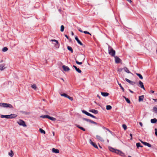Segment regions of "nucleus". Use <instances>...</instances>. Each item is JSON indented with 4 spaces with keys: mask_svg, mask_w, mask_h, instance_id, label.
Here are the masks:
<instances>
[{
    "mask_svg": "<svg viewBox=\"0 0 157 157\" xmlns=\"http://www.w3.org/2000/svg\"><path fill=\"white\" fill-rule=\"evenodd\" d=\"M17 116V115L12 114H11L10 115H1V117L2 118H5L7 119H12L13 118H15Z\"/></svg>",
    "mask_w": 157,
    "mask_h": 157,
    "instance_id": "nucleus-1",
    "label": "nucleus"
},
{
    "mask_svg": "<svg viewBox=\"0 0 157 157\" xmlns=\"http://www.w3.org/2000/svg\"><path fill=\"white\" fill-rule=\"evenodd\" d=\"M0 106L4 108H9L10 109L14 108L13 106L10 104L2 102L0 103Z\"/></svg>",
    "mask_w": 157,
    "mask_h": 157,
    "instance_id": "nucleus-2",
    "label": "nucleus"
},
{
    "mask_svg": "<svg viewBox=\"0 0 157 157\" xmlns=\"http://www.w3.org/2000/svg\"><path fill=\"white\" fill-rule=\"evenodd\" d=\"M109 54L112 56H114L115 53V51L111 47H109Z\"/></svg>",
    "mask_w": 157,
    "mask_h": 157,
    "instance_id": "nucleus-3",
    "label": "nucleus"
},
{
    "mask_svg": "<svg viewBox=\"0 0 157 157\" xmlns=\"http://www.w3.org/2000/svg\"><path fill=\"white\" fill-rule=\"evenodd\" d=\"M17 123L20 125H22L23 127H26L27 125L25 124V121L22 120H19L17 122Z\"/></svg>",
    "mask_w": 157,
    "mask_h": 157,
    "instance_id": "nucleus-4",
    "label": "nucleus"
},
{
    "mask_svg": "<svg viewBox=\"0 0 157 157\" xmlns=\"http://www.w3.org/2000/svg\"><path fill=\"white\" fill-rule=\"evenodd\" d=\"M60 95L64 97L65 98H68V99H69L71 101H73V98L70 97L69 95H67L65 93H63V94H60Z\"/></svg>",
    "mask_w": 157,
    "mask_h": 157,
    "instance_id": "nucleus-5",
    "label": "nucleus"
},
{
    "mask_svg": "<svg viewBox=\"0 0 157 157\" xmlns=\"http://www.w3.org/2000/svg\"><path fill=\"white\" fill-rule=\"evenodd\" d=\"M82 112L85 114H86V115L88 116H90L92 117H93L94 118H96V117L94 116V115H93L90 114V113L87 112V111H86L85 110H82Z\"/></svg>",
    "mask_w": 157,
    "mask_h": 157,
    "instance_id": "nucleus-6",
    "label": "nucleus"
},
{
    "mask_svg": "<svg viewBox=\"0 0 157 157\" xmlns=\"http://www.w3.org/2000/svg\"><path fill=\"white\" fill-rule=\"evenodd\" d=\"M114 153L119 154L122 156H124V154L121 151L119 150L116 149Z\"/></svg>",
    "mask_w": 157,
    "mask_h": 157,
    "instance_id": "nucleus-7",
    "label": "nucleus"
},
{
    "mask_svg": "<svg viewBox=\"0 0 157 157\" xmlns=\"http://www.w3.org/2000/svg\"><path fill=\"white\" fill-rule=\"evenodd\" d=\"M50 41L54 42L53 43L55 45V46L57 48H59V43L58 41L56 40H51Z\"/></svg>",
    "mask_w": 157,
    "mask_h": 157,
    "instance_id": "nucleus-8",
    "label": "nucleus"
},
{
    "mask_svg": "<svg viewBox=\"0 0 157 157\" xmlns=\"http://www.w3.org/2000/svg\"><path fill=\"white\" fill-rule=\"evenodd\" d=\"M6 67L5 66V64L4 63L0 64V70L1 71L3 70Z\"/></svg>",
    "mask_w": 157,
    "mask_h": 157,
    "instance_id": "nucleus-9",
    "label": "nucleus"
},
{
    "mask_svg": "<svg viewBox=\"0 0 157 157\" xmlns=\"http://www.w3.org/2000/svg\"><path fill=\"white\" fill-rule=\"evenodd\" d=\"M62 68H63V70L65 71H67L70 70L69 67L64 65L62 66Z\"/></svg>",
    "mask_w": 157,
    "mask_h": 157,
    "instance_id": "nucleus-10",
    "label": "nucleus"
},
{
    "mask_svg": "<svg viewBox=\"0 0 157 157\" xmlns=\"http://www.w3.org/2000/svg\"><path fill=\"white\" fill-rule=\"evenodd\" d=\"M89 142H90V143L94 147H95V148H98V147L97 146V145H96V144L93 142L90 139L89 140Z\"/></svg>",
    "mask_w": 157,
    "mask_h": 157,
    "instance_id": "nucleus-11",
    "label": "nucleus"
},
{
    "mask_svg": "<svg viewBox=\"0 0 157 157\" xmlns=\"http://www.w3.org/2000/svg\"><path fill=\"white\" fill-rule=\"evenodd\" d=\"M96 138L99 140L101 142L104 141V140L102 137L99 135H96Z\"/></svg>",
    "mask_w": 157,
    "mask_h": 157,
    "instance_id": "nucleus-12",
    "label": "nucleus"
},
{
    "mask_svg": "<svg viewBox=\"0 0 157 157\" xmlns=\"http://www.w3.org/2000/svg\"><path fill=\"white\" fill-rule=\"evenodd\" d=\"M140 141L142 144H143L144 145H145V146H148L149 147H151V145L150 144H149V143H147V142H143L141 140H140Z\"/></svg>",
    "mask_w": 157,
    "mask_h": 157,
    "instance_id": "nucleus-13",
    "label": "nucleus"
},
{
    "mask_svg": "<svg viewBox=\"0 0 157 157\" xmlns=\"http://www.w3.org/2000/svg\"><path fill=\"white\" fill-rule=\"evenodd\" d=\"M139 86L141 88L143 89L144 90H145L143 83L141 81H139Z\"/></svg>",
    "mask_w": 157,
    "mask_h": 157,
    "instance_id": "nucleus-14",
    "label": "nucleus"
},
{
    "mask_svg": "<svg viewBox=\"0 0 157 157\" xmlns=\"http://www.w3.org/2000/svg\"><path fill=\"white\" fill-rule=\"evenodd\" d=\"M75 39L77 41L78 43L80 45H83V44H82V43L78 39V37L77 36H76L75 37Z\"/></svg>",
    "mask_w": 157,
    "mask_h": 157,
    "instance_id": "nucleus-15",
    "label": "nucleus"
},
{
    "mask_svg": "<svg viewBox=\"0 0 157 157\" xmlns=\"http://www.w3.org/2000/svg\"><path fill=\"white\" fill-rule=\"evenodd\" d=\"M90 112L93 113L94 114H97L98 113V111L94 109H92L89 110Z\"/></svg>",
    "mask_w": 157,
    "mask_h": 157,
    "instance_id": "nucleus-16",
    "label": "nucleus"
},
{
    "mask_svg": "<svg viewBox=\"0 0 157 157\" xmlns=\"http://www.w3.org/2000/svg\"><path fill=\"white\" fill-rule=\"evenodd\" d=\"M52 151L55 153H59V151L58 149L53 148L52 149Z\"/></svg>",
    "mask_w": 157,
    "mask_h": 157,
    "instance_id": "nucleus-17",
    "label": "nucleus"
},
{
    "mask_svg": "<svg viewBox=\"0 0 157 157\" xmlns=\"http://www.w3.org/2000/svg\"><path fill=\"white\" fill-rule=\"evenodd\" d=\"M144 98V95L140 96L139 97V102L142 101L143 100Z\"/></svg>",
    "mask_w": 157,
    "mask_h": 157,
    "instance_id": "nucleus-18",
    "label": "nucleus"
},
{
    "mask_svg": "<svg viewBox=\"0 0 157 157\" xmlns=\"http://www.w3.org/2000/svg\"><path fill=\"white\" fill-rule=\"evenodd\" d=\"M101 94L102 96L104 97L107 96L109 94L107 92H101Z\"/></svg>",
    "mask_w": 157,
    "mask_h": 157,
    "instance_id": "nucleus-19",
    "label": "nucleus"
},
{
    "mask_svg": "<svg viewBox=\"0 0 157 157\" xmlns=\"http://www.w3.org/2000/svg\"><path fill=\"white\" fill-rule=\"evenodd\" d=\"M73 67L75 68L76 71H77L78 73H81L82 72L78 68H77L76 66L74 65Z\"/></svg>",
    "mask_w": 157,
    "mask_h": 157,
    "instance_id": "nucleus-20",
    "label": "nucleus"
},
{
    "mask_svg": "<svg viewBox=\"0 0 157 157\" xmlns=\"http://www.w3.org/2000/svg\"><path fill=\"white\" fill-rule=\"evenodd\" d=\"M77 127L78 128H79L81 129V130H82V131H85V129L83 128L82 127H80L79 125L76 124V125Z\"/></svg>",
    "mask_w": 157,
    "mask_h": 157,
    "instance_id": "nucleus-21",
    "label": "nucleus"
},
{
    "mask_svg": "<svg viewBox=\"0 0 157 157\" xmlns=\"http://www.w3.org/2000/svg\"><path fill=\"white\" fill-rule=\"evenodd\" d=\"M157 121V119H156V118L151 119V122L152 123H155Z\"/></svg>",
    "mask_w": 157,
    "mask_h": 157,
    "instance_id": "nucleus-22",
    "label": "nucleus"
},
{
    "mask_svg": "<svg viewBox=\"0 0 157 157\" xmlns=\"http://www.w3.org/2000/svg\"><path fill=\"white\" fill-rule=\"evenodd\" d=\"M109 150L110 151H111L112 152H114L115 151V150H116L115 149H114V148H113L111 147H109Z\"/></svg>",
    "mask_w": 157,
    "mask_h": 157,
    "instance_id": "nucleus-23",
    "label": "nucleus"
},
{
    "mask_svg": "<svg viewBox=\"0 0 157 157\" xmlns=\"http://www.w3.org/2000/svg\"><path fill=\"white\" fill-rule=\"evenodd\" d=\"M123 98L125 99L126 101L129 104H130L131 103L130 101L129 100L128 98H126L125 96H123Z\"/></svg>",
    "mask_w": 157,
    "mask_h": 157,
    "instance_id": "nucleus-24",
    "label": "nucleus"
},
{
    "mask_svg": "<svg viewBox=\"0 0 157 157\" xmlns=\"http://www.w3.org/2000/svg\"><path fill=\"white\" fill-rule=\"evenodd\" d=\"M124 71L126 72L127 73H130V71H129V70H128V68L126 67H124Z\"/></svg>",
    "mask_w": 157,
    "mask_h": 157,
    "instance_id": "nucleus-25",
    "label": "nucleus"
},
{
    "mask_svg": "<svg viewBox=\"0 0 157 157\" xmlns=\"http://www.w3.org/2000/svg\"><path fill=\"white\" fill-rule=\"evenodd\" d=\"M49 116L47 115H42L40 117L42 118H48L49 117Z\"/></svg>",
    "mask_w": 157,
    "mask_h": 157,
    "instance_id": "nucleus-26",
    "label": "nucleus"
},
{
    "mask_svg": "<svg viewBox=\"0 0 157 157\" xmlns=\"http://www.w3.org/2000/svg\"><path fill=\"white\" fill-rule=\"evenodd\" d=\"M115 62L116 63H122L121 59H115Z\"/></svg>",
    "mask_w": 157,
    "mask_h": 157,
    "instance_id": "nucleus-27",
    "label": "nucleus"
},
{
    "mask_svg": "<svg viewBox=\"0 0 157 157\" xmlns=\"http://www.w3.org/2000/svg\"><path fill=\"white\" fill-rule=\"evenodd\" d=\"M112 109V107L110 105H107L106 106V109L107 110H109L111 109Z\"/></svg>",
    "mask_w": 157,
    "mask_h": 157,
    "instance_id": "nucleus-28",
    "label": "nucleus"
},
{
    "mask_svg": "<svg viewBox=\"0 0 157 157\" xmlns=\"http://www.w3.org/2000/svg\"><path fill=\"white\" fill-rule=\"evenodd\" d=\"M67 48L69 50L71 51V53H73V50L71 47L69 46H68L67 47Z\"/></svg>",
    "mask_w": 157,
    "mask_h": 157,
    "instance_id": "nucleus-29",
    "label": "nucleus"
},
{
    "mask_svg": "<svg viewBox=\"0 0 157 157\" xmlns=\"http://www.w3.org/2000/svg\"><path fill=\"white\" fill-rule=\"evenodd\" d=\"M136 74L141 79H143L142 76L140 74L136 73Z\"/></svg>",
    "mask_w": 157,
    "mask_h": 157,
    "instance_id": "nucleus-30",
    "label": "nucleus"
},
{
    "mask_svg": "<svg viewBox=\"0 0 157 157\" xmlns=\"http://www.w3.org/2000/svg\"><path fill=\"white\" fill-rule=\"evenodd\" d=\"M49 119L52 120V121H55L56 120V119L54 117H50L49 116V117L48 118Z\"/></svg>",
    "mask_w": 157,
    "mask_h": 157,
    "instance_id": "nucleus-31",
    "label": "nucleus"
},
{
    "mask_svg": "<svg viewBox=\"0 0 157 157\" xmlns=\"http://www.w3.org/2000/svg\"><path fill=\"white\" fill-rule=\"evenodd\" d=\"M9 155L11 157H12L13 155V153L12 150L10 151V153L9 152Z\"/></svg>",
    "mask_w": 157,
    "mask_h": 157,
    "instance_id": "nucleus-32",
    "label": "nucleus"
},
{
    "mask_svg": "<svg viewBox=\"0 0 157 157\" xmlns=\"http://www.w3.org/2000/svg\"><path fill=\"white\" fill-rule=\"evenodd\" d=\"M39 131L41 133H43L44 134H45V131L41 128H40L39 129Z\"/></svg>",
    "mask_w": 157,
    "mask_h": 157,
    "instance_id": "nucleus-33",
    "label": "nucleus"
},
{
    "mask_svg": "<svg viewBox=\"0 0 157 157\" xmlns=\"http://www.w3.org/2000/svg\"><path fill=\"white\" fill-rule=\"evenodd\" d=\"M8 50V48L6 47H5L2 49V51L3 52H5L7 51Z\"/></svg>",
    "mask_w": 157,
    "mask_h": 157,
    "instance_id": "nucleus-34",
    "label": "nucleus"
},
{
    "mask_svg": "<svg viewBox=\"0 0 157 157\" xmlns=\"http://www.w3.org/2000/svg\"><path fill=\"white\" fill-rule=\"evenodd\" d=\"M64 29V27L63 25H62L61 26L60 31L62 32H63Z\"/></svg>",
    "mask_w": 157,
    "mask_h": 157,
    "instance_id": "nucleus-35",
    "label": "nucleus"
},
{
    "mask_svg": "<svg viewBox=\"0 0 157 157\" xmlns=\"http://www.w3.org/2000/svg\"><path fill=\"white\" fill-rule=\"evenodd\" d=\"M83 120H85L86 121H87V122H90V123L91 121V120H90V119H86V118H83Z\"/></svg>",
    "mask_w": 157,
    "mask_h": 157,
    "instance_id": "nucleus-36",
    "label": "nucleus"
},
{
    "mask_svg": "<svg viewBox=\"0 0 157 157\" xmlns=\"http://www.w3.org/2000/svg\"><path fill=\"white\" fill-rule=\"evenodd\" d=\"M122 127L124 130H126L127 128V126L125 124H123L122 125Z\"/></svg>",
    "mask_w": 157,
    "mask_h": 157,
    "instance_id": "nucleus-37",
    "label": "nucleus"
},
{
    "mask_svg": "<svg viewBox=\"0 0 157 157\" xmlns=\"http://www.w3.org/2000/svg\"><path fill=\"white\" fill-rule=\"evenodd\" d=\"M153 110L155 113L157 114V108L156 107H154L153 108Z\"/></svg>",
    "mask_w": 157,
    "mask_h": 157,
    "instance_id": "nucleus-38",
    "label": "nucleus"
},
{
    "mask_svg": "<svg viewBox=\"0 0 157 157\" xmlns=\"http://www.w3.org/2000/svg\"><path fill=\"white\" fill-rule=\"evenodd\" d=\"M31 87L34 89H36V86L35 84L32 85Z\"/></svg>",
    "mask_w": 157,
    "mask_h": 157,
    "instance_id": "nucleus-39",
    "label": "nucleus"
},
{
    "mask_svg": "<svg viewBox=\"0 0 157 157\" xmlns=\"http://www.w3.org/2000/svg\"><path fill=\"white\" fill-rule=\"evenodd\" d=\"M118 84L119 85L120 87L121 88L122 90V91L123 92H124V88L122 86H121V84L118 83Z\"/></svg>",
    "mask_w": 157,
    "mask_h": 157,
    "instance_id": "nucleus-40",
    "label": "nucleus"
},
{
    "mask_svg": "<svg viewBox=\"0 0 157 157\" xmlns=\"http://www.w3.org/2000/svg\"><path fill=\"white\" fill-rule=\"evenodd\" d=\"M140 143H138L136 144V146L137 148L140 147Z\"/></svg>",
    "mask_w": 157,
    "mask_h": 157,
    "instance_id": "nucleus-41",
    "label": "nucleus"
},
{
    "mask_svg": "<svg viewBox=\"0 0 157 157\" xmlns=\"http://www.w3.org/2000/svg\"><path fill=\"white\" fill-rule=\"evenodd\" d=\"M76 63L77 64L79 65L81 64L82 63V62H79L77 61H76Z\"/></svg>",
    "mask_w": 157,
    "mask_h": 157,
    "instance_id": "nucleus-42",
    "label": "nucleus"
},
{
    "mask_svg": "<svg viewBox=\"0 0 157 157\" xmlns=\"http://www.w3.org/2000/svg\"><path fill=\"white\" fill-rule=\"evenodd\" d=\"M83 32L85 34H89L90 35H91V34L90 33H89V32H88L86 31H84Z\"/></svg>",
    "mask_w": 157,
    "mask_h": 157,
    "instance_id": "nucleus-43",
    "label": "nucleus"
},
{
    "mask_svg": "<svg viewBox=\"0 0 157 157\" xmlns=\"http://www.w3.org/2000/svg\"><path fill=\"white\" fill-rule=\"evenodd\" d=\"M125 80L127 82H129V83H130V82H132L131 81H130L128 78H126Z\"/></svg>",
    "mask_w": 157,
    "mask_h": 157,
    "instance_id": "nucleus-44",
    "label": "nucleus"
},
{
    "mask_svg": "<svg viewBox=\"0 0 157 157\" xmlns=\"http://www.w3.org/2000/svg\"><path fill=\"white\" fill-rule=\"evenodd\" d=\"M90 123H92V124H96V125L97 124V123L96 122H94V121H93L92 120L91 121Z\"/></svg>",
    "mask_w": 157,
    "mask_h": 157,
    "instance_id": "nucleus-45",
    "label": "nucleus"
},
{
    "mask_svg": "<svg viewBox=\"0 0 157 157\" xmlns=\"http://www.w3.org/2000/svg\"><path fill=\"white\" fill-rule=\"evenodd\" d=\"M155 134L156 136H157V128H155Z\"/></svg>",
    "mask_w": 157,
    "mask_h": 157,
    "instance_id": "nucleus-46",
    "label": "nucleus"
},
{
    "mask_svg": "<svg viewBox=\"0 0 157 157\" xmlns=\"http://www.w3.org/2000/svg\"><path fill=\"white\" fill-rule=\"evenodd\" d=\"M81 56L82 58L85 59V56L84 55L81 54Z\"/></svg>",
    "mask_w": 157,
    "mask_h": 157,
    "instance_id": "nucleus-47",
    "label": "nucleus"
},
{
    "mask_svg": "<svg viewBox=\"0 0 157 157\" xmlns=\"http://www.w3.org/2000/svg\"><path fill=\"white\" fill-rule=\"evenodd\" d=\"M131 82H130V83L132 85H133L135 83L134 82L131 81Z\"/></svg>",
    "mask_w": 157,
    "mask_h": 157,
    "instance_id": "nucleus-48",
    "label": "nucleus"
},
{
    "mask_svg": "<svg viewBox=\"0 0 157 157\" xmlns=\"http://www.w3.org/2000/svg\"><path fill=\"white\" fill-rule=\"evenodd\" d=\"M105 128L106 130H107V131H108L110 133H112V132L111 131H110V130H109L107 128Z\"/></svg>",
    "mask_w": 157,
    "mask_h": 157,
    "instance_id": "nucleus-49",
    "label": "nucleus"
},
{
    "mask_svg": "<svg viewBox=\"0 0 157 157\" xmlns=\"http://www.w3.org/2000/svg\"><path fill=\"white\" fill-rule=\"evenodd\" d=\"M78 31H80V32H81V33H82L83 32V31L82 30H81V29L80 28H79V29H78Z\"/></svg>",
    "mask_w": 157,
    "mask_h": 157,
    "instance_id": "nucleus-50",
    "label": "nucleus"
},
{
    "mask_svg": "<svg viewBox=\"0 0 157 157\" xmlns=\"http://www.w3.org/2000/svg\"><path fill=\"white\" fill-rule=\"evenodd\" d=\"M130 136L131 137L130 139L131 140H132V134L130 133Z\"/></svg>",
    "mask_w": 157,
    "mask_h": 157,
    "instance_id": "nucleus-51",
    "label": "nucleus"
},
{
    "mask_svg": "<svg viewBox=\"0 0 157 157\" xmlns=\"http://www.w3.org/2000/svg\"><path fill=\"white\" fill-rule=\"evenodd\" d=\"M139 124H140V125L141 126V127H142L143 126V124H142V122H139Z\"/></svg>",
    "mask_w": 157,
    "mask_h": 157,
    "instance_id": "nucleus-52",
    "label": "nucleus"
},
{
    "mask_svg": "<svg viewBox=\"0 0 157 157\" xmlns=\"http://www.w3.org/2000/svg\"><path fill=\"white\" fill-rule=\"evenodd\" d=\"M65 36L67 38V39H69V37L67 35H65Z\"/></svg>",
    "mask_w": 157,
    "mask_h": 157,
    "instance_id": "nucleus-53",
    "label": "nucleus"
},
{
    "mask_svg": "<svg viewBox=\"0 0 157 157\" xmlns=\"http://www.w3.org/2000/svg\"><path fill=\"white\" fill-rule=\"evenodd\" d=\"M115 59H120L118 57L116 56H115Z\"/></svg>",
    "mask_w": 157,
    "mask_h": 157,
    "instance_id": "nucleus-54",
    "label": "nucleus"
},
{
    "mask_svg": "<svg viewBox=\"0 0 157 157\" xmlns=\"http://www.w3.org/2000/svg\"><path fill=\"white\" fill-rule=\"evenodd\" d=\"M129 91L131 93H133V91H132L131 90L129 89Z\"/></svg>",
    "mask_w": 157,
    "mask_h": 157,
    "instance_id": "nucleus-55",
    "label": "nucleus"
},
{
    "mask_svg": "<svg viewBox=\"0 0 157 157\" xmlns=\"http://www.w3.org/2000/svg\"><path fill=\"white\" fill-rule=\"evenodd\" d=\"M153 100L155 102H157V99H153Z\"/></svg>",
    "mask_w": 157,
    "mask_h": 157,
    "instance_id": "nucleus-56",
    "label": "nucleus"
},
{
    "mask_svg": "<svg viewBox=\"0 0 157 157\" xmlns=\"http://www.w3.org/2000/svg\"><path fill=\"white\" fill-rule=\"evenodd\" d=\"M151 92L152 93H154V91L153 90H151Z\"/></svg>",
    "mask_w": 157,
    "mask_h": 157,
    "instance_id": "nucleus-57",
    "label": "nucleus"
},
{
    "mask_svg": "<svg viewBox=\"0 0 157 157\" xmlns=\"http://www.w3.org/2000/svg\"><path fill=\"white\" fill-rule=\"evenodd\" d=\"M97 97H98L99 98H100V97L98 94L97 95Z\"/></svg>",
    "mask_w": 157,
    "mask_h": 157,
    "instance_id": "nucleus-58",
    "label": "nucleus"
},
{
    "mask_svg": "<svg viewBox=\"0 0 157 157\" xmlns=\"http://www.w3.org/2000/svg\"><path fill=\"white\" fill-rule=\"evenodd\" d=\"M71 35H74V33H73V32H72V31L71 32Z\"/></svg>",
    "mask_w": 157,
    "mask_h": 157,
    "instance_id": "nucleus-59",
    "label": "nucleus"
},
{
    "mask_svg": "<svg viewBox=\"0 0 157 157\" xmlns=\"http://www.w3.org/2000/svg\"><path fill=\"white\" fill-rule=\"evenodd\" d=\"M52 133H53V136H55V132H52Z\"/></svg>",
    "mask_w": 157,
    "mask_h": 157,
    "instance_id": "nucleus-60",
    "label": "nucleus"
},
{
    "mask_svg": "<svg viewBox=\"0 0 157 157\" xmlns=\"http://www.w3.org/2000/svg\"><path fill=\"white\" fill-rule=\"evenodd\" d=\"M3 60H1V62H0V63H2V62H3Z\"/></svg>",
    "mask_w": 157,
    "mask_h": 157,
    "instance_id": "nucleus-61",
    "label": "nucleus"
},
{
    "mask_svg": "<svg viewBox=\"0 0 157 157\" xmlns=\"http://www.w3.org/2000/svg\"><path fill=\"white\" fill-rule=\"evenodd\" d=\"M143 146H142L140 145V147H143Z\"/></svg>",
    "mask_w": 157,
    "mask_h": 157,
    "instance_id": "nucleus-62",
    "label": "nucleus"
},
{
    "mask_svg": "<svg viewBox=\"0 0 157 157\" xmlns=\"http://www.w3.org/2000/svg\"><path fill=\"white\" fill-rule=\"evenodd\" d=\"M122 69H120V71H122Z\"/></svg>",
    "mask_w": 157,
    "mask_h": 157,
    "instance_id": "nucleus-63",
    "label": "nucleus"
},
{
    "mask_svg": "<svg viewBox=\"0 0 157 157\" xmlns=\"http://www.w3.org/2000/svg\"><path fill=\"white\" fill-rule=\"evenodd\" d=\"M118 71H120V69L118 70Z\"/></svg>",
    "mask_w": 157,
    "mask_h": 157,
    "instance_id": "nucleus-64",
    "label": "nucleus"
}]
</instances>
